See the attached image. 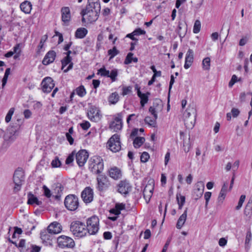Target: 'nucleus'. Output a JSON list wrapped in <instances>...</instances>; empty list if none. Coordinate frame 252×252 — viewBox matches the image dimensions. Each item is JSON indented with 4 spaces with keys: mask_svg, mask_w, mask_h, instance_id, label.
Returning <instances> with one entry per match:
<instances>
[{
    "mask_svg": "<svg viewBox=\"0 0 252 252\" xmlns=\"http://www.w3.org/2000/svg\"><path fill=\"white\" fill-rule=\"evenodd\" d=\"M100 11V8L98 9L93 7L86 6L85 8L82 10L80 14L82 16V22L92 23L95 22L99 16Z\"/></svg>",
    "mask_w": 252,
    "mask_h": 252,
    "instance_id": "f257e3e1",
    "label": "nucleus"
},
{
    "mask_svg": "<svg viewBox=\"0 0 252 252\" xmlns=\"http://www.w3.org/2000/svg\"><path fill=\"white\" fill-rule=\"evenodd\" d=\"M89 169L92 173L98 174L102 173L104 169L103 159L98 156H94L89 160Z\"/></svg>",
    "mask_w": 252,
    "mask_h": 252,
    "instance_id": "f03ea898",
    "label": "nucleus"
},
{
    "mask_svg": "<svg viewBox=\"0 0 252 252\" xmlns=\"http://www.w3.org/2000/svg\"><path fill=\"white\" fill-rule=\"evenodd\" d=\"M25 173L23 169L20 167L17 168L13 175V182L14 184L13 193H17L21 189L25 182Z\"/></svg>",
    "mask_w": 252,
    "mask_h": 252,
    "instance_id": "7ed1b4c3",
    "label": "nucleus"
},
{
    "mask_svg": "<svg viewBox=\"0 0 252 252\" xmlns=\"http://www.w3.org/2000/svg\"><path fill=\"white\" fill-rule=\"evenodd\" d=\"M84 222L79 220L73 221L70 225V230L72 234L78 237H83L87 235L88 231Z\"/></svg>",
    "mask_w": 252,
    "mask_h": 252,
    "instance_id": "20e7f679",
    "label": "nucleus"
},
{
    "mask_svg": "<svg viewBox=\"0 0 252 252\" xmlns=\"http://www.w3.org/2000/svg\"><path fill=\"white\" fill-rule=\"evenodd\" d=\"M19 128V126H18L8 127L7 129V132L4 136L3 147L7 148L16 139V136L18 134Z\"/></svg>",
    "mask_w": 252,
    "mask_h": 252,
    "instance_id": "39448f33",
    "label": "nucleus"
},
{
    "mask_svg": "<svg viewBox=\"0 0 252 252\" xmlns=\"http://www.w3.org/2000/svg\"><path fill=\"white\" fill-rule=\"evenodd\" d=\"M96 189L99 191L107 190L111 186V182L108 177L104 173L97 174L96 178Z\"/></svg>",
    "mask_w": 252,
    "mask_h": 252,
    "instance_id": "423d86ee",
    "label": "nucleus"
},
{
    "mask_svg": "<svg viewBox=\"0 0 252 252\" xmlns=\"http://www.w3.org/2000/svg\"><path fill=\"white\" fill-rule=\"evenodd\" d=\"M64 205L68 211H75L79 206V198L75 194H68L65 197Z\"/></svg>",
    "mask_w": 252,
    "mask_h": 252,
    "instance_id": "0eeeda50",
    "label": "nucleus"
},
{
    "mask_svg": "<svg viewBox=\"0 0 252 252\" xmlns=\"http://www.w3.org/2000/svg\"><path fill=\"white\" fill-rule=\"evenodd\" d=\"M86 229L89 235L96 234L99 230V219L96 216H93L87 220Z\"/></svg>",
    "mask_w": 252,
    "mask_h": 252,
    "instance_id": "6e6552de",
    "label": "nucleus"
},
{
    "mask_svg": "<svg viewBox=\"0 0 252 252\" xmlns=\"http://www.w3.org/2000/svg\"><path fill=\"white\" fill-rule=\"evenodd\" d=\"M107 145L113 152H119L121 149L120 135L117 134L112 135L107 142Z\"/></svg>",
    "mask_w": 252,
    "mask_h": 252,
    "instance_id": "1a4fd4ad",
    "label": "nucleus"
},
{
    "mask_svg": "<svg viewBox=\"0 0 252 252\" xmlns=\"http://www.w3.org/2000/svg\"><path fill=\"white\" fill-rule=\"evenodd\" d=\"M58 246L61 248H72L75 246L74 240L70 237L61 235L57 239Z\"/></svg>",
    "mask_w": 252,
    "mask_h": 252,
    "instance_id": "9d476101",
    "label": "nucleus"
},
{
    "mask_svg": "<svg viewBox=\"0 0 252 252\" xmlns=\"http://www.w3.org/2000/svg\"><path fill=\"white\" fill-rule=\"evenodd\" d=\"M53 198L57 201L61 200L64 188L61 183H57L52 186Z\"/></svg>",
    "mask_w": 252,
    "mask_h": 252,
    "instance_id": "9b49d317",
    "label": "nucleus"
},
{
    "mask_svg": "<svg viewBox=\"0 0 252 252\" xmlns=\"http://www.w3.org/2000/svg\"><path fill=\"white\" fill-rule=\"evenodd\" d=\"M81 198L86 203H91L94 199V190L90 187H86L81 192Z\"/></svg>",
    "mask_w": 252,
    "mask_h": 252,
    "instance_id": "f8f14e48",
    "label": "nucleus"
},
{
    "mask_svg": "<svg viewBox=\"0 0 252 252\" xmlns=\"http://www.w3.org/2000/svg\"><path fill=\"white\" fill-rule=\"evenodd\" d=\"M89 158V153L86 150H80L76 154V160L80 167L84 166Z\"/></svg>",
    "mask_w": 252,
    "mask_h": 252,
    "instance_id": "ddd939ff",
    "label": "nucleus"
},
{
    "mask_svg": "<svg viewBox=\"0 0 252 252\" xmlns=\"http://www.w3.org/2000/svg\"><path fill=\"white\" fill-rule=\"evenodd\" d=\"M122 116L121 113L117 114V116L114 118V120L111 122L109 125L110 129L114 131H118L122 128Z\"/></svg>",
    "mask_w": 252,
    "mask_h": 252,
    "instance_id": "4468645a",
    "label": "nucleus"
},
{
    "mask_svg": "<svg viewBox=\"0 0 252 252\" xmlns=\"http://www.w3.org/2000/svg\"><path fill=\"white\" fill-rule=\"evenodd\" d=\"M42 91L44 93H49L55 86L53 79L50 77H45L42 81Z\"/></svg>",
    "mask_w": 252,
    "mask_h": 252,
    "instance_id": "2eb2a0df",
    "label": "nucleus"
},
{
    "mask_svg": "<svg viewBox=\"0 0 252 252\" xmlns=\"http://www.w3.org/2000/svg\"><path fill=\"white\" fill-rule=\"evenodd\" d=\"M131 190V186L126 180L120 181L118 185V191L122 194L126 195Z\"/></svg>",
    "mask_w": 252,
    "mask_h": 252,
    "instance_id": "dca6fc26",
    "label": "nucleus"
},
{
    "mask_svg": "<svg viewBox=\"0 0 252 252\" xmlns=\"http://www.w3.org/2000/svg\"><path fill=\"white\" fill-rule=\"evenodd\" d=\"M89 119L94 122H97L101 119L100 111L94 106L91 107L88 112Z\"/></svg>",
    "mask_w": 252,
    "mask_h": 252,
    "instance_id": "f3484780",
    "label": "nucleus"
},
{
    "mask_svg": "<svg viewBox=\"0 0 252 252\" xmlns=\"http://www.w3.org/2000/svg\"><path fill=\"white\" fill-rule=\"evenodd\" d=\"M204 188V184L202 182H198L195 184L192 193V196L195 200H198L202 196Z\"/></svg>",
    "mask_w": 252,
    "mask_h": 252,
    "instance_id": "a211bd4d",
    "label": "nucleus"
},
{
    "mask_svg": "<svg viewBox=\"0 0 252 252\" xmlns=\"http://www.w3.org/2000/svg\"><path fill=\"white\" fill-rule=\"evenodd\" d=\"M56 57V53L53 50L48 51L42 60V63L47 65L53 63Z\"/></svg>",
    "mask_w": 252,
    "mask_h": 252,
    "instance_id": "6ab92c4d",
    "label": "nucleus"
},
{
    "mask_svg": "<svg viewBox=\"0 0 252 252\" xmlns=\"http://www.w3.org/2000/svg\"><path fill=\"white\" fill-rule=\"evenodd\" d=\"M62 21L64 24H68L71 19L70 10L68 7H63L61 9Z\"/></svg>",
    "mask_w": 252,
    "mask_h": 252,
    "instance_id": "aec40b11",
    "label": "nucleus"
},
{
    "mask_svg": "<svg viewBox=\"0 0 252 252\" xmlns=\"http://www.w3.org/2000/svg\"><path fill=\"white\" fill-rule=\"evenodd\" d=\"M108 175L114 180L120 179L122 176L121 170L116 166L111 167L109 169Z\"/></svg>",
    "mask_w": 252,
    "mask_h": 252,
    "instance_id": "412c9836",
    "label": "nucleus"
},
{
    "mask_svg": "<svg viewBox=\"0 0 252 252\" xmlns=\"http://www.w3.org/2000/svg\"><path fill=\"white\" fill-rule=\"evenodd\" d=\"M193 61V51L192 49H189L186 55L185 63L184 67L188 69L191 65Z\"/></svg>",
    "mask_w": 252,
    "mask_h": 252,
    "instance_id": "4be33fe9",
    "label": "nucleus"
},
{
    "mask_svg": "<svg viewBox=\"0 0 252 252\" xmlns=\"http://www.w3.org/2000/svg\"><path fill=\"white\" fill-rule=\"evenodd\" d=\"M62 226L60 223L57 222H54L50 224L48 227V232L51 234H58L61 232Z\"/></svg>",
    "mask_w": 252,
    "mask_h": 252,
    "instance_id": "5701e85b",
    "label": "nucleus"
},
{
    "mask_svg": "<svg viewBox=\"0 0 252 252\" xmlns=\"http://www.w3.org/2000/svg\"><path fill=\"white\" fill-rule=\"evenodd\" d=\"M154 188L150 185H146L143 191V194L147 203L150 200L151 197L153 194Z\"/></svg>",
    "mask_w": 252,
    "mask_h": 252,
    "instance_id": "b1692460",
    "label": "nucleus"
},
{
    "mask_svg": "<svg viewBox=\"0 0 252 252\" xmlns=\"http://www.w3.org/2000/svg\"><path fill=\"white\" fill-rule=\"evenodd\" d=\"M28 202L27 203L29 205H33L36 204L37 205H41L42 202L38 199L37 197L34 195L31 192L28 193Z\"/></svg>",
    "mask_w": 252,
    "mask_h": 252,
    "instance_id": "393cba45",
    "label": "nucleus"
},
{
    "mask_svg": "<svg viewBox=\"0 0 252 252\" xmlns=\"http://www.w3.org/2000/svg\"><path fill=\"white\" fill-rule=\"evenodd\" d=\"M227 187H228V183H224L220 191V192L218 198V202L220 203H222L223 202V201L225 199L227 189Z\"/></svg>",
    "mask_w": 252,
    "mask_h": 252,
    "instance_id": "a878e982",
    "label": "nucleus"
},
{
    "mask_svg": "<svg viewBox=\"0 0 252 252\" xmlns=\"http://www.w3.org/2000/svg\"><path fill=\"white\" fill-rule=\"evenodd\" d=\"M187 211L188 208H186L184 213L179 218L176 224V227L178 229H181L184 224L187 217Z\"/></svg>",
    "mask_w": 252,
    "mask_h": 252,
    "instance_id": "bb28decb",
    "label": "nucleus"
},
{
    "mask_svg": "<svg viewBox=\"0 0 252 252\" xmlns=\"http://www.w3.org/2000/svg\"><path fill=\"white\" fill-rule=\"evenodd\" d=\"M32 5L30 1H25L20 4V8L22 11L29 14L32 10Z\"/></svg>",
    "mask_w": 252,
    "mask_h": 252,
    "instance_id": "cd10ccee",
    "label": "nucleus"
},
{
    "mask_svg": "<svg viewBox=\"0 0 252 252\" xmlns=\"http://www.w3.org/2000/svg\"><path fill=\"white\" fill-rule=\"evenodd\" d=\"M88 30L85 28H79L77 29L75 32V37L76 38L82 39L88 33Z\"/></svg>",
    "mask_w": 252,
    "mask_h": 252,
    "instance_id": "c85d7f7f",
    "label": "nucleus"
},
{
    "mask_svg": "<svg viewBox=\"0 0 252 252\" xmlns=\"http://www.w3.org/2000/svg\"><path fill=\"white\" fill-rule=\"evenodd\" d=\"M159 103H161L160 100H156V101L153 102V106H150L149 109V111L153 115L155 119L158 118V114L156 111V107L159 105Z\"/></svg>",
    "mask_w": 252,
    "mask_h": 252,
    "instance_id": "c756f323",
    "label": "nucleus"
},
{
    "mask_svg": "<svg viewBox=\"0 0 252 252\" xmlns=\"http://www.w3.org/2000/svg\"><path fill=\"white\" fill-rule=\"evenodd\" d=\"M119 95L117 92L112 93L108 98V102L111 104H115L119 100Z\"/></svg>",
    "mask_w": 252,
    "mask_h": 252,
    "instance_id": "7c9ffc66",
    "label": "nucleus"
},
{
    "mask_svg": "<svg viewBox=\"0 0 252 252\" xmlns=\"http://www.w3.org/2000/svg\"><path fill=\"white\" fill-rule=\"evenodd\" d=\"M150 92H147L145 94L141 93V94L138 95L140 98V104L141 106L143 107L146 103H147L149 100V96L150 95Z\"/></svg>",
    "mask_w": 252,
    "mask_h": 252,
    "instance_id": "2f4dec72",
    "label": "nucleus"
},
{
    "mask_svg": "<svg viewBox=\"0 0 252 252\" xmlns=\"http://www.w3.org/2000/svg\"><path fill=\"white\" fill-rule=\"evenodd\" d=\"M145 140V138L143 137H136L133 142L134 148H139L144 143Z\"/></svg>",
    "mask_w": 252,
    "mask_h": 252,
    "instance_id": "473e14b6",
    "label": "nucleus"
},
{
    "mask_svg": "<svg viewBox=\"0 0 252 252\" xmlns=\"http://www.w3.org/2000/svg\"><path fill=\"white\" fill-rule=\"evenodd\" d=\"M86 6L96 8L97 10L98 8H101L99 0H88V4Z\"/></svg>",
    "mask_w": 252,
    "mask_h": 252,
    "instance_id": "72a5a7b5",
    "label": "nucleus"
},
{
    "mask_svg": "<svg viewBox=\"0 0 252 252\" xmlns=\"http://www.w3.org/2000/svg\"><path fill=\"white\" fill-rule=\"evenodd\" d=\"M120 53L119 51L117 49L116 46H114L112 49L108 51V55L110 56L109 60L113 59L116 56Z\"/></svg>",
    "mask_w": 252,
    "mask_h": 252,
    "instance_id": "f704fd0d",
    "label": "nucleus"
},
{
    "mask_svg": "<svg viewBox=\"0 0 252 252\" xmlns=\"http://www.w3.org/2000/svg\"><path fill=\"white\" fill-rule=\"evenodd\" d=\"M202 67L204 70H209L210 68V59L209 57L205 58L202 61Z\"/></svg>",
    "mask_w": 252,
    "mask_h": 252,
    "instance_id": "c9c22d12",
    "label": "nucleus"
},
{
    "mask_svg": "<svg viewBox=\"0 0 252 252\" xmlns=\"http://www.w3.org/2000/svg\"><path fill=\"white\" fill-rule=\"evenodd\" d=\"M76 94L80 97H83L86 94V91L84 86L81 85L77 87L76 90Z\"/></svg>",
    "mask_w": 252,
    "mask_h": 252,
    "instance_id": "e433bc0d",
    "label": "nucleus"
},
{
    "mask_svg": "<svg viewBox=\"0 0 252 252\" xmlns=\"http://www.w3.org/2000/svg\"><path fill=\"white\" fill-rule=\"evenodd\" d=\"M156 120L155 118L152 119L150 117H145L144 121L146 123L148 124L150 126L152 127H155L157 126Z\"/></svg>",
    "mask_w": 252,
    "mask_h": 252,
    "instance_id": "4c0bfd02",
    "label": "nucleus"
},
{
    "mask_svg": "<svg viewBox=\"0 0 252 252\" xmlns=\"http://www.w3.org/2000/svg\"><path fill=\"white\" fill-rule=\"evenodd\" d=\"M109 73V71L108 70H106L105 66H103L98 69L97 74L100 75L101 76L103 77H108V75Z\"/></svg>",
    "mask_w": 252,
    "mask_h": 252,
    "instance_id": "58836bf2",
    "label": "nucleus"
},
{
    "mask_svg": "<svg viewBox=\"0 0 252 252\" xmlns=\"http://www.w3.org/2000/svg\"><path fill=\"white\" fill-rule=\"evenodd\" d=\"M118 75V70L117 69H114L111 71L110 73L109 72L108 77L110 78L112 82H115L117 80Z\"/></svg>",
    "mask_w": 252,
    "mask_h": 252,
    "instance_id": "ea45409f",
    "label": "nucleus"
},
{
    "mask_svg": "<svg viewBox=\"0 0 252 252\" xmlns=\"http://www.w3.org/2000/svg\"><path fill=\"white\" fill-rule=\"evenodd\" d=\"M10 70H11L10 68H7L5 70L4 76H3V77L2 79V87H4V86L6 84L8 76H9V75L10 73Z\"/></svg>",
    "mask_w": 252,
    "mask_h": 252,
    "instance_id": "a19ab883",
    "label": "nucleus"
},
{
    "mask_svg": "<svg viewBox=\"0 0 252 252\" xmlns=\"http://www.w3.org/2000/svg\"><path fill=\"white\" fill-rule=\"evenodd\" d=\"M72 57H69L65 56L62 61V69H63L65 66H66L68 64L70 63L72 61Z\"/></svg>",
    "mask_w": 252,
    "mask_h": 252,
    "instance_id": "79ce46f5",
    "label": "nucleus"
},
{
    "mask_svg": "<svg viewBox=\"0 0 252 252\" xmlns=\"http://www.w3.org/2000/svg\"><path fill=\"white\" fill-rule=\"evenodd\" d=\"M201 29V23L200 22L197 20L195 21V23L194 24L193 28V32L194 33H198Z\"/></svg>",
    "mask_w": 252,
    "mask_h": 252,
    "instance_id": "37998d69",
    "label": "nucleus"
},
{
    "mask_svg": "<svg viewBox=\"0 0 252 252\" xmlns=\"http://www.w3.org/2000/svg\"><path fill=\"white\" fill-rule=\"evenodd\" d=\"M43 189L44 190V195L47 198H50L51 197H53V192L52 190H51L47 187L44 185L43 187Z\"/></svg>",
    "mask_w": 252,
    "mask_h": 252,
    "instance_id": "c03bdc74",
    "label": "nucleus"
},
{
    "mask_svg": "<svg viewBox=\"0 0 252 252\" xmlns=\"http://www.w3.org/2000/svg\"><path fill=\"white\" fill-rule=\"evenodd\" d=\"M61 162L57 157H56L51 162V165L54 168L59 167L61 166Z\"/></svg>",
    "mask_w": 252,
    "mask_h": 252,
    "instance_id": "a18cd8bd",
    "label": "nucleus"
},
{
    "mask_svg": "<svg viewBox=\"0 0 252 252\" xmlns=\"http://www.w3.org/2000/svg\"><path fill=\"white\" fill-rule=\"evenodd\" d=\"M133 54L131 52L128 53L125 60L124 61V64H130L133 62L132 59H133Z\"/></svg>",
    "mask_w": 252,
    "mask_h": 252,
    "instance_id": "49530a36",
    "label": "nucleus"
},
{
    "mask_svg": "<svg viewBox=\"0 0 252 252\" xmlns=\"http://www.w3.org/2000/svg\"><path fill=\"white\" fill-rule=\"evenodd\" d=\"M246 199V195L242 194L240 196L238 203L237 206L235 207V209L237 210H239L241 209L242 207L243 203L245 201V200Z\"/></svg>",
    "mask_w": 252,
    "mask_h": 252,
    "instance_id": "de8ad7c7",
    "label": "nucleus"
},
{
    "mask_svg": "<svg viewBox=\"0 0 252 252\" xmlns=\"http://www.w3.org/2000/svg\"><path fill=\"white\" fill-rule=\"evenodd\" d=\"M14 112V108H11L8 111L5 118V121L6 123H8L10 121L11 119L12 116L13 115Z\"/></svg>",
    "mask_w": 252,
    "mask_h": 252,
    "instance_id": "09e8293b",
    "label": "nucleus"
},
{
    "mask_svg": "<svg viewBox=\"0 0 252 252\" xmlns=\"http://www.w3.org/2000/svg\"><path fill=\"white\" fill-rule=\"evenodd\" d=\"M45 39H43L42 38L40 41L39 44L37 46V53L39 54L41 51L43 47L44 43L45 42V40L47 38V35H45Z\"/></svg>",
    "mask_w": 252,
    "mask_h": 252,
    "instance_id": "8fccbe9b",
    "label": "nucleus"
},
{
    "mask_svg": "<svg viewBox=\"0 0 252 252\" xmlns=\"http://www.w3.org/2000/svg\"><path fill=\"white\" fill-rule=\"evenodd\" d=\"M149 158L150 156L146 152H144L140 156L141 162L143 163L146 162Z\"/></svg>",
    "mask_w": 252,
    "mask_h": 252,
    "instance_id": "3c124183",
    "label": "nucleus"
},
{
    "mask_svg": "<svg viewBox=\"0 0 252 252\" xmlns=\"http://www.w3.org/2000/svg\"><path fill=\"white\" fill-rule=\"evenodd\" d=\"M75 154V152L73 151L71 154H70L66 158L65 160V163L66 164H69L72 163L74 160V155Z\"/></svg>",
    "mask_w": 252,
    "mask_h": 252,
    "instance_id": "603ef678",
    "label": "nucleus"
},
{
    "mask_svg": "<svg viewBox=\"0 0 252 252\" xmlns=\"http://www.w3.org/2000/svg\"><path fill=\"white\" fill-rule=\"evenodd\" d=\"M132 87L131 86H127V87H123L122 88V95L123 96H125L126 95H127L130 93L132 91Z\"/></svg>",
    "mask_w": 252,
    "mask_h": 252,
    "instance_id": "864d4df0",
    "label": "nucleus"
},
{
    "mask_svg": "<svg viewBox=\"0 0 252 252\" xmlns=\"http://www.w3.org/2000/svg\"><path fill=\"white\" fill-rule=\"evenodd\" d=\"M189 140L190 138H189V141L187 143H186L185 142H183V149L186 153L189 152L191 147Z\"/></svg>",
    "mask_w": 252,
    "mask_h": 252,
    "instance_id": "5fc2aeb1",
    "label": "nucleus"
},
{
    "mask_svg": "<svg viewBox=\"0 0 252 252\" xmlns=\"http://www.w3.org/2000/svg\"><path fill=\"white\" fill-rule=\"evenodd\" d=\"M133 33L135 36H138L145 34L146 32L144 30L141 29L140 28H137L133 32Z\"/></svg>",
    "mask_w": 252,
    "mask_h": 252,
    "instance_id": "6e6d98bb",
    "label": "nucleus"
},
{
    "mask_svg": "<svg viewBox=\"0 0 252 252\" xmlns=\"http://www.w3.org/2000/svg\"><path fill=\"white\" fill-rule=\"evenodd\" d=\"M30 252H40L41 247L35 245L31 244L30 247Z\"/></svg>",
    "mask_w": 252,
    "mask_h": 252,
    "instance_id": "4d7b16f0",
    "label": "nucleus"
},
{
    "mask_svg": "<svg viewBox=\"0 0 252 252\" xmlns=\"http://www.w3.org/2000/svg\"><path fill=\"white\" fill-rule=\"evenodd\" d=\"M138 117V115L136 116L135 114L129 115L126 119V123L128 125L129 124L130 122L132 120H135Z\"/></svg>",
    "mask_w": 252,
    "mask_h": 252,
    "instance_id": "13d9d810",
    "label": "nucleus"
},
{
    "mask_svg": "<svg viewBox=\"0 0 252 252\" xmlns=\"http://www.w3.org/2000/svg\"><path fill=\"white\" fill-rule=\"evenodd\" d=\"M80 126L83 130H87L90 127L91 124L88 121H84L80 124Z\"/></svg>",
    "mask_w": 252,
    "mask_h": 252,
    "instance_id": "bf43d9fd",
    "label": "nucleus"
},
{
    "mask_svg": "<svg viewBox=\"0 0 252 252\" xmlns=\"http://www.w3.org/2000/svg\"><path fill=\"white\" fill-rule=\"evenodd\" d=\"M211 195H212V193L211 192H206L205 193V194H204V198H205V207H207L208 204V202H209V201L211 198Z\"/></svg>",
    "mask_w": 252,
    "mask_h": 252,
    "instance_id": "052dcab7",
    "label": "nucleus"
},
{
    "mask_svg": "<svg viewBox=\"0 0 252 252\" xmlns=\"http://www.w3.org/2000/svg\"><path fill=\"white\" fill-rule=\"evenodd\" d=\"M115 206L120 213L121 211L125 210L126 208L125 204L123 203H117L115 204Z\"/></svg>",
    "mask_w": 252,
    "mask_h": 252,
    "instance_id": "680f3d73",
    "label": "nucleus"
},
{
    "mask_svg": "<svg viewBox=\"0 0 252 252\" xmlns=\"http://www.w3.org/2000/svg\"><path fill=\"white\" fill-rule=\"evenodd\" d=\"M21 44H17L14 47H13V51L14 54H21V49L20 48Z\"/></svg>",
    "mask_w": 252,
    "mask_h": 252,
    "instance_id": "e2e57ef3",
    "label": "nucleus"
},
{
    "mask_svg": "<svg viewBox=\"0 0 252 252\" xmlns=\"http://www.w3.org/2000/svg\"><path fill=\"white\" fill-rule=\"evenodd\" d=\"M12 243L15 244L16 247L23 249L25 247L26 240L25 239H21L18 245H17L16 243L13 242H12Z\"/></svg>",
    "mask_w": 252,
    "mask_h": 252,
    "instance_id": "0e129e2a",
    "label": "nucleus"
},
{
    "mask_svg": "<svg viewBox=\"0 0 252 252\" xmlns=\"http://www.w3.org/2000/svg\"><path fill=\"white\" fill-rule=\"evenodd\" d=\"M23 114L25 119H29L31 118L32 113L29 109H26L23 112Z\"/></svg>",
    "mask_w": 252,
    "mask_h": 252,
    "instance_id": "69168bd1",
    "label": "nucleus"
},
{
    "mask_svg": "<svg viewBox=\"0 0 252 252\" xmlns=\"http://www.w3.org/2000/svg\"><path fill=\"white\" fill-rule=\"evenodd\" d=\"M231 113L233 117H237L240 114V111L237 108H233L231 109Z\"/></svg>",
    "mask_w": 252,
    "mask_h": 252,
    "instance_id": "338daca9",
    "label": "nucleus"
},
{
    "mask_svg": "<svg viewBox=\"0 0 252 252\" xmlns=\"http://www.w3.org/2000/svg\"><path fill=\"white\" fill-rule=\"evenodd\" d=\"M103 238L105 240H110L112 238V233L109 231H105L103 234Z\"/></svg>",
    "mask_w": 252,
    "mask_h": 252,
    "instance_id": "774afa93",
    "label": "nucleus"
}]
</instances>
